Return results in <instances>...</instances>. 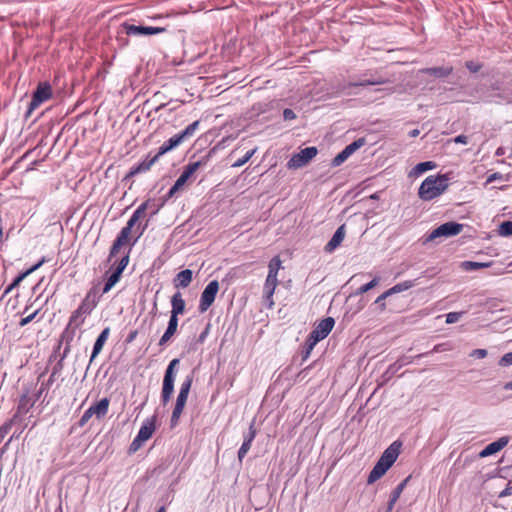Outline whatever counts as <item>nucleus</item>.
Instances as JSON below:
<instances>
[{
  "label": "nucleus",
  "mask_w": 512,
  "mask_h": 512,
  "mask_svg": "<svg viewBox=\"0 0 512 512\" xmlns=\"http://www.w3.org/2000/svg\"><path fill=\"white\" fill-rule=\"evenodd\" d=\"M161 156L158 155V152L152 155V153H149L141 162H139L137 165H134L131 168L130 174L135 175L139 173H143L148 171L154 163L158 161V159Z\"/></svg>",
  "instance_id": "16"
},
{
  "label": "nucleus",
  "mask_w": 512,
  "mask_h": 512,
  "mask_svg": "<svg viewBox=\"0 0 512 512\" xmlns=\"http://www.w3.org/2000/svg\"><path fill=\"white\" fill-rule=\"evenodd\" d=\"M180 360L178 358H175L170 361V363L167 366V369H170L172 371H175L176 366L179 364Z\"/></svg>",
  "instance_id": "64"
},
{
  "label": "nucleus",
  "mask_w": 512,
  "mask_h": 512,
  "mask_svg": "<svg viewBox=\"0 0 512 512\" xmlns=\"http://www.w3.org/2000/svg\"><path fill=\"white\" fill-rule=\"evenodd\" d=\"M385 83V80L383 79H367V80H362V81H359V82H354V83H350L349 84V87H352V86H367V85H380V84H383Z\"/></svg>",
  "instance_id": "38"
},
{
  "label": "nucleus",
  "mask_w": 512,
  "mask_h": 512,
  "mask_svg": "<svg viewBox=\"0 0 512 512\" xmlns=\"http://www.w3.org/2000/svg\"><path fill=\"white\" fill-rule=\"evenodd\" d=\"M315 345H311V348H310V336H308L307 340H306V349H305V352H304V355H303V360H306L311 351L313 350Z\"/></svg>",
  "instance_id": "60"
},
{
  "label": "nucleus",
  "mask_w": 512,
  "mask_h": 512,
  "mask_svg": "<svg viewBox=\"0 0 512 512\" xmlns=\"http://www.w3.org/2000/svg\"><path fill=\"white\" fill-rule=\"evenodd\" d=\"M172 336H173L172 333H168L167 331H165L164 334L161 336L158 345L159 346L165 345L172 338Z\"/></svg>",
  "instance_id": "56"
},
{
  "label": "nucleus",
  "mask_w": 512,
  "mask_h": 512,
  "mask_svg": "<svg viewBox=\"0 0 512 512\" xmlns=\"http://www.w3.org/2000/svg\"><path fill=\"white\" fill-rule=\"evenodd\" d=\"M155 421L156 417L152 416L151 418H147L142 426L140 427L137 436L139 439L147 441L155 431Z\"/></svg>",
  "instance_id": "20"
},
{
  "label": "nucleus",
  "mask_w": 512,
  "mask_h": 512,
  "mask_svg": "<svg viewBox=\"0 0 512 512\" xmlns=\"http://www.w3.org/2000/svg\"><path fill=\"white\" fill-rule=\"evenodd\" d=\"M470 356L478 359H483L487 356V350L482 348L475 349L471 352Z\"/></svg>",
  "instance_id": "50"
},
{
  "label": "nucleus",
  "mask_w": 512,
  "mask_h": 512,
  "mask_svg": "<svg viewBox=\"0 0 512 512\" xmlns=\"http://www.w3.org/2000/svg\"><path fill=\"white\" fill-rule=\"evenodd\" d=\"M436 166V163L433 161L420 162L413 168L412 173L418 176L426 171L436 168Z\"/></svg>",
  "instance_id": "27"
},
{
  "label": "nucleus",
  "mask_w": 512,
  "mask_h": 512,
  "mask_svg": "<svg viewBox=\"0 0 512 512\" xmlns=\"http://www.w3.org/2000/svg\"><path fill=\"white\" fill-rule=\"evenodd\" d=\"M44 384H41V387L36 391H30L28 388L24 390L22 395L20 396L17 411L14 415H18V419L27 414L29 410L35 405L37 400L40 398L42 393L44 392Z\"/></svg>",
  "instance_id": "7"
},
{
  "label": "nucleus",
  "mask_w": 512,
  "mask_h": 512,
  "mask_svg": "<svg viewBox=\"0 0 512 512\" xmlns=\"http://www.w3.org/2000/svg\"><path fill=\"white\" fill-rule=\"evenodd\" d=\"M57 370H58V368L56 366L54 368L53 372L50 374L47 382L43 383L44 384V386H43L44 387V391L47 390L50 387L51 383L54 381V376H55Z\"/></svg>",
  "instance_id": "61"
},
{
  "label": "nucleus",
  "mask_w": 512,
  "mask_h": 512,
  "mask_svg": "<svg viewBox=\"0 0 512 512\" xmlns=\"http://www.w3.org/2000/svg\"><path fill=\"white\" fill-rule=\"evenodd\" d=\"M466 67L473 73H476L481 69V65L473 61L466 62Z\"/></svg>",
  "instance_id": "53"
},
{
  "label": "nucleus",
  "mask_w": 512,
  "mask_h": 512,
  "mask_svg": "<svg viewBox=\"0 0 512 512\" xmlns=\"http://www.w3.org/2000/svg\"><path fill=\"white\" fill-rule=\"evenodd\" d=\"M364 144L363 139L355 140L354 142L347 145L340 153H338L332 160L331 165L333 167L340 166L344 163L356 150L362 147Z\"/></svg>",
  "instance_id": "14"
},
{
  "label": "nucleus",
  "mask_w": 512,
  "mask_h": 512,
  "mask_svg": "<svg viewBox=\"0 0 512 512\" xmlns=\"http://www.w3.org/2000/svg\"><path fill=\"white\" fill-rule=\"evenodd\" d=\"M185 300L182 298L180 292H176L171 298V315L178 318L185 311Z\"/></svg>",
  "instance_id": "21"
},
{
  "label": "nucleus",
  "mask_w": 512,
  "mask_h": 512,
  "mask_svg": "<svg viewBox=\"0 0 512 512\" xmlns=\"http://www.w3.org/2000/svg\"><path fill=\"white\" fill-rule=\"evenodd\" d=\"M147 209H151V212H150L151 216L157 214L159 211V208L156 207L155 204L151 203L150 200H147V201L143 202L142 204H140L136 208V210L133 212V214L131 215L129 220L127 221L126 226H124L121 229L117 238L115 239V241L111 247V250H110V255H109L110 258L115 256L118 253V251L120 250V248L124 244L127 243L128 238L131 234L132 228L135 226L137 221L145 215Z\"/></svg>",
  "instance_id": "1"
},
{
  "label": "nucleus",
  "mask_w": 512,
  "mask_h": 512,
  "mask_svg": "<svg viewBox=\"0 0 512 512\" xmlns=\"http://www.w3.org/2000/svg\"><path fill=\"white\" fill-rule=\"evenodd\" d=\"M137 335H138V331L137 330L130 331L129 334L127 335V337H126V340H125L126 343L133 342L136 339Z\"/></svg>",
  "instance_id": "63"
},
{
  "label": "nucleus",
  "mask_w": 512,
  "mask_h": 512,
  "mask_svg": "<svg viewBox=\"0 0 512 512\" xmlns=\"http://www.w3.org/2000/svg\"><path fill=\"white\" fill-rule=\"evenodd\" d=\"M199 121L196 120L189 124L183 131L177 133L165 141L158 149V155L162 156L174 148L178 147L185 140L191 138L199 127Z\"/></svg>",
  "instance_id": "5"
},
{
  "label": "nucleus",
  "mask_w": 512,
  "mask_h": 512,
  "mask_svg": "<svg viewBox=\"0 0 512 512\" xmlns=\"http://www.w3.org/2000/svg\"><path fill=\"white\" fill-rule=\"evenodd\" d=\"M129 262V255L126 254L123 256L118 263L117 267L115 268L116 271L120 272L122 274L123 270L126 268L127 264Z\"/></svg>",
  "instance_id": "47"
},
{
  "label": "nucleus",
  "mask_w": 512,
  "mask_h": 512,
  "mask_svg": "<svg viewBox=\"0 0 512 512\" xmlns=\"http://www.w3.org/2000/svg\"><path fill=\"white\" fill-rule=\"evenodd\" d=\"M172 336H173L172 333H168L167 331H165L164 334L161 336L158 345L159 346L165 345L172 338Z\"/></svg>",
  "instance_id": "57"
},
{
  "label": "nucleus",
  "mask_w": 512,
  "mask_h": 512,
  "mask_svg": "<svg viewBox=\"0 0 512 512\" xmlns=\"http://www.w3.org/2000/svg\"><path fill=\"white\" fill-rule=\"evenodd\" d=\"M443 346H444V344H438V345H435L431 351L426 352V353L419 354V355H417L416 357H417V358H421V357H426V356H428V355H430V354H432V353L442 352V351H444V350H445Z\"/></svg>",
  "instance_id": "49"
},
{
  "label": "nucleus",
  "mask_w": 512,
  "mask_h": 512,
  "mask_svg": "<svg viewBox=\"0 0 512 512\" xmlns=\"http://www.w3.org/2000/svg\"><path fill=\"white\" fill-rule=\"evenodd\" d=\"M193 278V272L190 269L180 271L174 278V286L176 288H186L190 285Z\"/></svg>",
  "instance_id": "22"
},
{
  "label": "nucleus",
  "mask_w": 512,
  "mask_h": 512,
  "mask_svg": "<svg viewBox=\"0 0 512 512\" xmlns=\"http://www.w3.org/2000/svg\"><path fill=\"white\" fill-rule=\"evenodd\" d=\"M145 441L142 439H139V437L136 435V437L133 439L129 446V452L134 453L136 452L144 443Z\"/></svg>",
  "instance_id": "45"
},
{
  "label": "nucleus",
  "mask_w": 512,
  "mask_h": 512,
  "mask_svg": "<svg viewBox=\"0 0 512 512\" xmlns=\"http://www.w3.org/2000/svg\"><path fill=\"white\" fill-rule=\"evenodd\" d=\"M282 261L279 256H274L268 264V275L277 277L281 268Z\"/></svg>",
  "instance_id": "28"
},
{
  "label": "nucleus",
  "mask_w": 512,
  "mask_h": 512,
  "mask_svg": "<svg viewBox=\"0 0 512 512\" xmlns=\"http://www.w3.org/2000/svg\"><path fill=\"white\" fill-rule=\"evenodd\" d=\"M109 404L110 400L105 397L96 404L91 405L81 416L79 420V426L83 427L86 425L92 417H95L98 420L104 418L108 413Z\"/></svg>",
  "instance_id": "8"
},
{
  "label": "nucleus",
  "mask_w": 512,
  "mask_h": 512,
  "mask_svg": "<svg viewBox=\"0 0 512 512\" xmlns=\"http://www.w3.org/2000/svg\"><path fill=\"white\" fill-rule=\"evenodd\" d=\"M120 277L121 273L114 269V271L108 276L105 282V285L103 287V293H107L108 291H110L112 287L119 281Z\"/></svg>",
  "instance_id": "29"
},
{
  "label": "nucleus",
  "mask_w": 512,
  "mask_h": 512,
  "mask_svg": "<svg viewBox=\"0 0 512 512\" xmlns=\"http://www.w3.org/2000/svg\"><path fill=\"white\" fill-rule=\"evenodd\" d=\"M165 31L162 27L143 26V35H155Z\"/></svg>",
  "instance_id": "41"
},
{
  "label": "nucleus",
  "mask_w": 512,
  "mask_h": 512,
  "mask_svg": "<svg viewBox=\"0 0 512 512\" xmlns=\"http://www.w3.org/2000/svg\"><path fill=\"white\" fill-rule=\"evenodd\" d=\"M174 391V382L163 381L162 392H161V401L163 405H166L173 394Z\"/></svg>",
  "instance_id": "26"
},
{
  "label": "nucleus",
  "mask_w": 512,
  "mask_h": 512,
  "mask_svg": "<svg viewBox=\"0 0 512 512\" xmlns=\"http://www.w3.org/2000/svg\"><path fill=\"white\" fill-rule=\"evenodd\" d=\"M499 234L501 236H511L512 235V221H504L499 226Z\"/></svg>",
  "instance_id": "40"
},
{
  "label": "nucleus",
  "mask_w": 512,
  "mask_h": 512,
  "mask_svg": "<svg viewBox=\"0 0 512 512\" xmlns=\"http://www.w3.org/2000/svg\"><path fill=\"white\" fill-rule=\"evenodd\" d=\"M251 448V444H247L245 442L242 443L241 447L238 450V460L242 462L243 458L246 456L248 451Z\"/></svg>",
  "instance_id": "46"
},
{
  "label": "nucleus",
  "mask_w": 512,
  "mask_h": 512,
  "mask_svg": "<svg viewBox=\"0 0 512 512\" xmlns=\"http://www.w3.org/2000/svg\"><path fill=\"white\" fill-rule=\"evenodd\" d=\"M489 265H490L489 263H482V262H475V261H464L462 263V267L466 271L478 270V269H481V268L488 267Z\"/></svg>",
  "instance_id": "33"
},
{
  "label": "nucleus",
  "mask_w": 512,
  "mask_h": 512,
  "mask_svg": "<svg viewBox=\"0 0 512 512\" xmlns=\"http://www.w3.org/2000/svg\"><path fill=\"white\" fill-rule=\"evenodd\" d=\"M18 421V415H13L11 419L6 421L4 424L0 426V443L4 440L6 435L11 430L13 424H15Z\"/></svg>",
  "instance_id": "30"
},
{
  "label": "nucleus",
  "mask_w": 512,
  "mask_h": 512,
  "mask_svg": "<svg viewBox=\"0 0 512 512\" xmlns=\"http://www.w3.org/2000/svg\"><path fill=\"white\" fill-rule=\"evenodd\" d=\"M277 284H278L277 277L267 275L265 283H264V287H263V295H264L265 303L267 304L268 308H272V306L274 305L273 294L275 292Z\"/></svg>",
  "instance_id": "15"
},
{
  "label": "nucleus",
  "mask_w": 512,
  "mask_h": 512,
  "mask_svg": "<svg viewBox=\"0 0 512 512\" xmlns=\"http://www.w3.org/2000/svg\"><path fill=\"white\" fill-rule=\"evenodd\" d=\"M449 174L428 176L418 189L419 198L423 201H431L442 195L449 186Z\"/></svg>",
  "instance_id": "3"
},
{
  "label": "nucleus",
  "mask_w": 512,
  "mask_h": 512,
  "mask_svg": "<svg viewBox=\"0 0 512 512\" xmlns=\"http://www.w3.org/2000/svg\"><path fill=\"white\" fill-rule=\"evenodd\" d=\"M95 307V299H91V295L88 294L79 305V307L70 316L69 324L64 333V337H66L69 334L70 329H72L70 336V339H72L75 330L84 323L86 316L89 315Z\"/></svg>",
  "instance_id": "4"
},
{
  "label": "nucleus",
  "mask_w": 512,
  "mask_h": 512,
  "mask_svg": "<svg viewBox=\"0 0 512 512\" xmlns=\"http://www.w3.org/2000/svg\"><path fill=\"white\" fill-rule=\"evenodd\" d=\"M46 262V258L42 257L36 264L27 269L24 273H27V276L39 269Z\"/></svg>",
  "instance_id": "51"
},
{
  "label": "nucleus",
  "mask_w": 512,
  "mask_h": 512,
  "mask_svg": "<svg viewBox=\"0 0 512 512\" xmlns=\"http://www.w3.org/2000/svg\"><path fill=\"white\" fill-rule=\"evenodd\" d=\"M453 71V68L451 66L447 67H431V68H425L422 69L421 72L430 76H434L437 78H443L450 75Z\"/></svg>",
  "instance_id": "23"
},
{
  "label": "nucleus",
  "mask_w": 512,
  "mask_h": 512,
  "mask_svg": "<svg viewBox=\"0 0 512 512\" xmlns=\"http://www.w3.org/2000/svg\"><path fill=\"white\" fill-rule=\"evenodd\" d=\"M256 435H257V431L255 428V423H254V421H252V423L249 425L248 432L246 434H244V436H243V442L252 445V442L254 441Z\"/></svg>",
  "instance_id": "35"
},
{
  "label": "nucleus",
  "mask_w": 512,
  "mask_h": 512,
  "mask_svg": "<svg viewBox=\"0 0 512 512\" xmlns=\"http://www.w3.org/2000/svg\"><path fill=\"white\" fill-rule=\"evenodd\" d=\"M509 442V438L507 436H503L499 438L498 440L491 442L488 444L484 449H482L479 453L480 458H485L488 456H491L497 452H499L501 449H503Z\"/></svg>",
  "instance_id": "17"
},
{
  "label": "nucleus",
  "mask_w": 512,
  "mask_h": 512,
  "mask_svg": "<svg viewBox=\"0 0 512 512\" xmlns=\"http://www.w3.org/2000/svg\"><path fill=\"white\" fill-rule=\"evenodd\" d=\"M411 287H413V281L407 280V281H404V282L394 285L393 287L388 289L387 292L391 296L393 294L406 291V290L410 289Z\"/></svg>",
  "instance_id": "31"
},
{
  "label": "nucleus",
  "mask_w": 512,
  "mask_h": 512,
  "mask_svg": "<svg viewBox=\"0 0 512 512\" xmlns=\"http://www.w3.org/2000/svg\"><path fill=\"white\" fill-rule=\"evenodd\" d=\"M463 229V225L456 222H446L432 230L426 237L425 242H432L440 237H451L458 235Z\"/></svg>",
  "instance_id": "9"
},
{
  "label": "nucleus",
  "mask_w": 512,
  "mask_h": 512,
  "mask_svg": "<svg viewBox=\"0 0 512 512\" xmlns=\"http://www.w3.org/2000/svg\"><path fill=\"white\" fill-rule=\"evenodd\" d=\"M27 277V273H20L14 280L13 282L7 286V288L5 289L4 293H3V296H6L8 293H10L16 286H18L20 284V282L22 280H24L25 278Z\"/></svg>",
  "instance_id": "39"
},
{
  "label": "nucleus",
  "mask_w": 512,
  "mask_h": 512,
  "mask_svg": "<svg viewBox=\"0 0 512 512\" xmlns=\"http://www.w3.org/2000/svg\"><path fill=\"white\" fill-rule=\"evenodd\" d=\"M503 179V175L499 172H495V173H492L490 174L487 179H486V184H490L496 180H502Z\"/></svg>",
  "instance_id": "52"
},
{
  "label": "nucleus",
  "mask_w": 512,
  "mask_h": 512,
  "mask_svg": "<svg viewBox=\"0 0 512 512\" xmlns=\"http://www.w3.org/2000/svg\"><path fill=\"white\" fill-rule=\"evenodd\" d=\"M283 117L285 120H293L296 118V114L292 109L286 108L283 111Z\"/></svg>",
  "instance_id": "55"
},
{
  "label": "nucleus",
  "mask_w": 512,
  "mask_h": 512,
  "mask_svg": "<svg viewBox=\"0 0 512 512\" xmlns=\"http://www.w3.org/2000/svg\"><path fill=\"white\" fill-rule=\"evenodd\" d=\"M109 334H110V328L106 327L102 330V332L97 337V339L94 343V346H93L90 360H89L90 363H92L93 360L97 357V355L101 352L105 342L107 341V339L109 337Z\"/></svg>",
  "instance_id": "19"
},
{
  "label": "nucleus",
  "mask_w": 512,
  "mask_h": 512,
  "mask_svg": "<svg viewBox=\"0 0 512 512\" xmlns=\"http://www.w3.org/2000/svg\"><path fill=\"white\" fill-rule=\"evenodd\" d=\"M318 153L316 147H306L300 152L295 153L287 162L289 169H298L305 166L310 160H312Z\"/></svg>",
  "instance_id": "11"
},
{
  "label": "nucleus",
  "mask_w": 512,
  "mask_h": 512,
  "mask_svg": "<svg viewBox=\"0 0 512 512\" xmlns=\"http://www.w3.org/2000/svg\"><path fill=\"white\" fill-rule=\"evenodd\" d=\"M52 97V88L48 82H40L33 92L31 102L25 113V118H29L32 112L38 108L43 102Z\"/></svg>",
  "instance_id": "6"
},
{
  "label": "nucleus",
  "mask_w": 512,
  "mask_h": 512,
  "mask_svg": "<svg viewBox=\"0 0 512 512\" xmlns=\"http://www.w3.org/2000/svg\"><path fill=\"white\" fill-rule=\"evenodd\" d=\"M463 312H450L446 314V323L447 324H453L459 321V319L462 317Z\"/></svg>",
  "instance_id": "44"
},
{
  "label": "nucleus",
  "mask_w": 512,
  "mask_h": 512,
  "mask_svg": "<svg viewBox=\"0 0 512 512\" xmlns=\"http://www.w3.org/2000/svg\"><path fill=\"white\" fill-rule=\"evenodd\" d=\"M401 447L402 443L400 441H394L384 450L368 475V484L376 482L390 469L397 460Z\"/></svg>",
  "instance_id": "2"
},
{
  "label": "nucleus",
  "mask_w": 512,
  "mask_h": 512,
  "mask_svg": "<svg viewBox=\"0 0 512 512\" xmlns=\"http://www.w3.org/2000/svg\"><path fill=\"white\" fill-rule=\"evenodd\" d=\"M346 231H345V225H341L337 228L331 239L328 241V243L325 245L324 250L326 253H331L335 249H337L342 241L344 240Z\"/></svg>",
  "instance_id": "18"
},
{
  "label": "nucleus",
  "mask_w": 512,
  "mask_h": 512,
  "mask_svg": "<svg viewBox=\"0 0 512 512\" xmlns=\"http://www.w3.org/2000/svg\"><path fill=\"white\" fill-rule=\"evenodd\" d=\"M499 366L501 367H509V366H512V351L511 352H508L506 354H504L499 362H498Z\"/></svg>",
  "instance_id": "43"
},
{
  "label": "nucleus",
  "mask_w": 512,
  "mask_h": 512,
  "mask_svg": "<svg viewBox=\"0 0 512 512\" xmlns=\"http://www.w3.org/2000/svg\"><path fill=\"white\" fill-rule=\"evenodd\" d=\"M39 310H36L34 311L33 313L29 314L28 316L22 318L19 322V326L20 327H23L27 324H29L31 321H33V319L36 317V315L38 314Z\"/></svg>",
  "instance_id": "48"
},
{
  "label": "nucleus",
  "mask_w": 512,
  "mask_h": 512,
  "mask_svg": "<svg viewBox=\"0 0 512 512\" xmlns=\"http://www.w3.org/2000/svg\"><path fill=\"white\" fill-rule=\"evenodd\" d=\"M390 295L388 294L387 290L383 292L380 296L377 297L375 300V303L380 304L382 309H385V302L384 300L388 298Z\"/></svg>",
  "instance_id": "54"
},
{
  "label": "nucleus",
  "mask_w": 512,
  "mask_h": 512,
  "mask_svg": "<svg viewBox=\"0 0 512 512\" xmlns=\"http://www.w3.org/2000/svg\"><path fill=\"white\" fill-rule=\"evenodd\" d=\"M219 291V282L217 280L210 281L200 296L198 309L201 313L207 311L215 301Z\"/></svg>",
  "instance_id": "12"
},
{
  "label": "nucleus",
  "mask_w": 512,
  "mask_h": 512,
  "mask_svg": "<svg viewBox=\"0 0 512 512\" xmlns=\"http://www.w3.org/2000/svg\"><path fill=\"white\" fill-rule=\"evenodd\" d=\"M192 376H187L181 384L177 399L183 402H187L188 395L192 386Z\"/></svg>",
  "instance_id": "24"
},
{
  "label": "nucleus",
  "mask_w": 512,
  "mask_h": 512,
  "mask_svg": "<svg viewBox=\"0 0 512 512\" xmlns=\"http://www.w3.org/2000/svg\"><path fill=\"white\" fill-rule=\"evenodd\" d=\"M379 283V278L378 277H375L374 279H372L370 282L360 286L358 289H357V292L356 294L358 295H362L366 292H368L369 290H371L372 288H374L377 284Z\"/></svg>",
  "instance_id": "37"
},
{
  "label": "nucleus",
  "mask_w": 512,
  "mask_h": 512,
  "mask_svg": "<svg viewBox=\"0 0 512 512\" xmlns=\"http://www.w3.org/2000/svg\"><path fill=\"white\" fill-rule=\"evenodd\" d=\"M163 381L174 382L175 381V371H172V370L166 368Z\"/></svg>",
  "instance_id": "58"
},
{
  "label": "nucleus",
  "mask_w": 512,
  "mask_h": 512,
  "mask_svg": "<svg viewBox=\"0 0 512 512\" xmlns=\"http://www.w3.org/2000/svg\"><path fill=\"white\" fill-rule=\"evenodd\" d=\"M334 324L335 320L332 317L322 319L309 334L310 346L316 345L319 341L325 339L333 329Z\"/></svg>",
  "instance_id": "10"
},
{
  "label": "nucleus",
  "mask_w": 512,
  "mask_h": 512,
  "mask_svg": "<svg viewBox=\"0 0 512 512\" xmlns=\"http://www.w3.org/2000/svg\"><path fill=\"white\" fill-rule=\"evenodd\" d=\"M410 479V476H408L406 479H404L401 483H399L396 488L392 491L391 493V497L393 498V500H398L404 490V488L406 487L408 481Z\"/></svg>",
  "instance_id": "36"
},
{
  "label": "nucleus",
  "mask_w": 512,
  "mask_h": 512,
  "mask_svg": "<svg viewBox=\"0 0 512 512\" xmlns=\"http://www.w3.org/2000/svg\"><path fill=\"white\" fill-rule=\"evenodd\" d=\"M455 143H458V144H467L468 143V137L461 134V135H458L454 138L453 140Z\"/></svg>",
  "instance_id": "62"
},
{
  "label": "nucleus",
  "mask_w": 512,
  "mask_h": 512,
  "mask_svg": "<svg viewBox=\"0 0 512 512\" xmlns=\"http://www.w3.org/2000/svg\"><path fill=\"white\" fill-rule=\"evenodd\" d=\"M256 152V148L255 149H252V150H249L247 151L244 156H242L241 158H239L238 160H236L233 164H232V167L233 168H238V167H241L243 166L244 164H246L251 158L252 156L255 154Z\"/></svg>",
  "instance_id": "34"
},
{
  "label": "nucleus",
  "mask_w": 512,
  "mask_h": 512,
  "mask_svg": "<svg viewBox=\"0 0 512 512\" xmlns=\"http://www.w3.org/2000/svg\"><path fill=\"white\" fill-rule=\"evenodd\" d=\"M510 495H512V485H511V483H509V484L507 485V487H506L505 489H503V490L499 493L498 497H499V498H505V497L510 496Z\"/></svg>",
  "instance_id": "59"
},
{
  "label": "nucleus",
  "mask_w": 512,
  "mask_h": 512,
  "mask_svg": "<svg viewBox=\"0 0 512 512\" xmlns=\"http://www.w3.org/2000/svg\"><path fill=\"white\" fill-rule=\"evenodd\" d=\"M200 165V161L192 162L186 165L181 175L177 178L173 186L169 189L167 197H173L185 185L188 179L197 171Z\"/></svg>",
  "instance_id": "13"
},
{
  "label": "nucleus",
  "mask_w": 512,
  "mask_h": 512,
  "mask_svg": "<svg viewBox=\"0 0 512 512\" xmlns=\"http://www.w3.org/2000/svg\"><path fill=\"white\" fill-rule=\"evenodd\" d=\"M185 404H186L185 402L176 399V403H175L174 409L172 411L171 419H170V423H171L172 427H174L178 424L181 414L183 413Z\"/></svg>",
  "instance_id": "25"
},
{
  "label": "nucleus",
  "mask_w": 512,
  "mask_h": 512,
  "mask_svg": "<svg viewBox=\"0 0 512 512\" xmlns=\"http://www.w3.org/2000/svg\"><path fill=\"white\" fill-rule=\"evenodd\" d=\"M125 33L129 36H141L143 35V26L142 25H134V24H124L123 25Z\"/></svg>",
  "instance_id": "32"
},
{
  "label": "nucleus",
  "mask_w": 512,
  "mask_h": 512,
  "mask_svg": "<svg viewBox=\"0 0 512 512\" xmlns=\"http://www.w3.org/2000/svg\"><path fill=\"white\" fill-rule=\"evenodd\" d=\"M177 327H178V318L174 317V316H170L166 331L168 333H172L174 335L177 331Z\"/></svg>",
  "instance_id": "42"
}]
</instances>
